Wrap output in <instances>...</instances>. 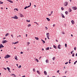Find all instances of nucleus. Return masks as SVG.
I'll use <instances>...</instances> for the list:
<instances>
[{
    "label": "nucleus",
    "mask_w": 77,
    "mask_h": 77,
    "mask_svg": "<svg viewBox=\"0 0 77 77\" xmlns=\"http://www.w3.org/2000/svg\"><path fill=\"white\" fill-rule=\"evenodd\" d=\"M11 18H13L14 19H16V20H17V19H18V17L17 16L15 15L14 17H12Z\"/></svg>",
    "instance_id": "f257e3e1"
},
{
    "label": "nucleus",
    "mask_w": 77,
    "mask_h": 77,
    "mask_svg": "<svg viewBox=\"0 0 77 77\" xmlns=\"http://www.w3.org/2000/svg\"><path fill=\"white\" fill-rule=\"evenodd\" d=\"M11 57V56L7 54V55H6L4 57L5 58H8Z\"/></svg>",
    "instance_id": "f03ea898"
},
{
    "label": "nucleus",
    "mask_w": 77,
    "mask_h": 77,
    "mask_svg": "<svg viewBox=\"0 0 77 77\" xmlns=\"http://www.w3.org/2000/svg\"><path fill=\"white\" fill-rule=\"evenodd\" d=\"M7 42V40H3L2 41V44H5V43H6Z\"/></svg>",
    "instance_id": "7ed1b4c3"
},
{
    "label": "nucleus",
    "mask_w": 77,
    "mask_h": 77,
    "mask_svg": "<svg viewBox=\"0 0 77 77\" xmlns=\"http://www.w3.org/2000/svg\"><path fill=\"white\" fill-rule=\"evenodd\" d=\"M72 8L73 10H77V7H73Z\"/></svg>",
    "instance_id": "20e7f679"
},
{
    "label": "nucleus",
    "mask_w": 77,
    "mask_h": 77,
    "mask_svg": "<svg viewBox=\"0 0 77 77\" xmlns=\"http://www.w3.org/2000/svg\"><path fill=\"white\" fill-rule=\"evenodd\" d=\"M46 35L47 37H49L50 36V34L49 33H46Z\"/></svg>",
    "instance_id": "39448f33"
},
{
    "label": "nucleus",
    "mask_w": 77,
    "mask_h": 77,
    "mask_svg": "<svg viewBox=\"0 0 77 77\" xmlns=\"http://www.w3.org/2000/svg\"><path fill=\"white\" fill-rule=\"evenodd\" d=\"M7 1H8V2H10V3H14L13 1H11V0H7Z\"/></svg>",
    "instance_id": "423d86ee"
},
{
    "label": "nucleus",
    "mask_w": 77,
    "mask_h": 77,
    "mask_svg": "<svg viewBox=\"0 0 77 77\" xmlns=\"http://www.w3.org/2000/svg\"><path fill=\"white\" fill-rule=\"evenodd\" d=\"M20 17H24V15H23L22 14L20 13Z\"/></svg>",
    "instance_id": "0eeeda50"
},
{
    "label": "nucleus",
    "mask_w": 77,
    "mask_h": 77,
    "mask_svg": "<svg viewBox=\"0 0 77 77\" xmlns=\"http://www.w3.org/2000/svg\"><path fill=\"white\" fill-rule=\"evenodd\" d=\"M71 22L72 24H74L75 23L74 22V21L73 20H72L71 21Z\"/></svg>",
    "instance_id": "6e6552de"
},
{
    "label": "nucleus",
    "mask_w": 77,
    "mask_h": 77,
    "mask_svg": "<svg viewBox=\"0 0 77 77\" xmlns=\"http://www.w3.org/2000/svg\"><path fill=\"white\" fill-rule=\"evenodd\" d=\"M47 72L45 71H44V74H45V75H47Z\"/></svg>",
    "instance_id": "1a4fd4ad"
},
{
    "label": "nucleus",
    "mask_w": 77,
    "mask_h": 77,
    "mask_svg": "<svg viewBox=\"0 0 77 77\" xmlns=\"http://www.w3.org/2000/svg\"><path fill=\"white\" fill-rule=\"evenodd\" d=\"M65 6H67V5H68V2H66L65 3Z\"/></svg>",
    "instance_id": "9d476101"
},
{
    "label": "nucleus",
    "mask_w": 77,
    "mask_h": 77,
    "mask_svg": "<svg viewBox=\"0 0 77 77\" xmlns=\"http://www.w3.org/2000/svg\"><path fill=\"white\" fill-rule=\"evenodd\" d=\"M60 45H59L58 46L57 48H59V49H60Z\"/></svg>",
    "instance_id": "9b49d317"
},
{
    "label": "nucleus",
    "mask_w": 77,
    "mask_h": 77,
    "mask_svg": "<svg viewBox=\"0 0 77 77\" xmlns=\"http://www.w3.org/2000/svg\"><path fill=\"white\" fill-rule=\"evenodd\" d=\"M49 49H50V48L49 47H48L45 48L46 50H48Z\"/></svg>",
    "instance_id": "f8f14e48"
},
{
    "label": "nucleus",
    "mask_w": 77,
    "mask_h": 77,
    "mask_svg": "<svg viewBox=\"0 0 77 77\" xmlns=\"http://www.w3.org/2000/svg\"><path fill=\"white\" fill-rule=\"evenodd\" d=\"M0 45L1 47L2 48H3V47H4V46L3 45H2V44H1Z\"/></svg>",
    "instance_id": "ddd939ff"
},
{
    "label": "nucleus",
    "mask_w": 77,
    "mask_h": 77,
    "mask_svg": "<svg viewBox=\"0 0 77 77\" xmlns=\"http://www.w3.org/2000/svg\"><path fill=\"white\" fill-rule=\"evenodd\" d=\"M53 47L54 48L56 49L57 48V47L55 45H53Z\"/></svg>",
    "instance_id": "4468645a"
},
{
    "label": "nucleus",
    "mask_w": 77,
    "mask_h": 77,
    "mask_svg": "<svg viewBox=\"0 0 77 77\" xmlns=\"http://www.w3.org/2000/svg\"><path fill=\"white\" fill-rule=\"evenodd\" d=\"M35 39L36 40H39V38L36 37H35Z\"/></svg>",
    "instance_id": "2eb2a0df"
},
{
    "label": "nucleus",
    "mask_w": 77,
    "mask_h": 77,
    "mask_svg": "<svg viewBox=\"0 0 77 77\" xmlns=\"http://www.w3.org/2000/svg\"><path fill=\"white\" fill-rule=\"evenodd\" d=\"M11 76H14V77H16V75L14 74H11Z\"/></svg>",
    "instance_id": "dca6fc26"
},
{
    "label": "nucleus",
    "mask_w": 77,
    "mask_h": 77,
    "mask_svg": "<svg viewBox=\"0 0 77 77\" xmlns=\"http://www.w3.org/2000/svg\"><path fill=\"white\" fill-rule=\"evenodd\" d=\"M46 19L47 20H48V21H50V19H49V18L47 17V18H46Z\"/></svg>",
    "instance_id": "f3484780"
},
{
    "label": "nucleus",
    "mask_w": 77,
    "mask_h": 77,
    "mask_svg": "<svg viewBox=\"0 0 77 77\" xmlns=\"http://www.w3.org/2000/svg\"><path fill=\"white\" fill-rule=\"evenodd\" d=\"M62 18H65V16H64V15H63V14H62Z\"/></svg>",
    "instance_id": "a211bd4d"
},
{
    "label": "nucleus",
    "mask_w": 77,
    "mask_h": 77,
    "mask_svg": "<svg viewBox=\"0 0 77 77\" xmlns=\"http://www.w3.org/2000/svg\"><path fill=\"white\" fill-rule=\"evenodd\" d=\"M65 14H66V15H68V11H66Z\"/></svg>",
    "instance_id": "6ab92c4d"
},
{
    "label": "nucleus",
    "mask_w": 77,
    "mask_h": 77,
    "mask_svg": "<svg viewBox=\"0 0 77 77\" xmlns=\"http://www.w3.org/2000/svg\"><path fill=\"white\" fill-rule=\"evenodd\" d=\"M9 35V33H7V34H6L5 35V36H8Z\"/></svg>",
    "instance_id": "aec40b11"
},
{
    "label": "nucleus",
    "mask_w": 77,
    "mask_h": 77,
    "mask_svg": "<svg viewBox=\"0 0 77 77\" xmlns=\"http://www.w3.org/2000/svg\"><path fill=\"white\" fill-rule=\"evenodd\" d=\"M69 12H71L72 11V10L71 9V8H70L69 9Z\"/></svg>",
    "instance_id": "412c9836"
},
{
    "label": "nucleus",
    "mask_w": 77,
    "mask_h": 77,
    "mask_svg": "<svg viewBox=\"0 0 77 77\" xmlns=\"http://www.w3.org/2000/svg\"><path fill=\"white\" fill-rule=\"evenodd\" d=\"M6 69H8V71H10V68H8V67H7V68H6Z\"/></svg>",
    "instance_id": "4be33fe9"
},
{
    "label": "nucleus",
    "mask_w": 77,
    "mask_h": 77,
    "mask_svg": "<svg viewBox=\"0 0 77 77\" xmlns=\"http://www.w3.org/2000/svg\"><path fill=\"white\" fill-rule=\"evenodd\" d=\"M35 60L37 61V62H39V61H38V59H35Z\"/></svg>",
    "instance_id": "5701e85b"
},
{
    "label": "nucleus",
    "mask_w": 77,
    "mask_h": 77,
    "mask_svg": "<svg viewBox=\"0 0 77 77\" xmlns=\"http://www.w3.org/2000/svg\"><path fill=\"white\" fill-rule=\"evenodd\" d=\"M17 44V42H15V43L13 42V43H12V45H13V44Z\"/></svg>",
    "instance_id": "b1692460"
},
{
    "label": "nucleus",
    "mask_w": 77,
    "mask_h": 77,
    "mask_svg": "<svg viewBox=\"0 0 77 77\" xmlns=\"http://www.w3.org/2000/svg\"><path fill=\"white\" fill-rule=\"evenodd\" d=\"M30 26H31V25L30 24H29V25H28V27H30Z\"/></svg>",
    "instance_id": "393cba45"
},
{
    "label": "nucleus",
    "mask_w": 77,
    "mask_h": 77,
    "mask_svg": "<svg viewBox=\"0 0 77 77\" xmlns=\"http://www.w3.org/2000/svg\"><path fill=\"white\" fill-rule=\"evenodd\" d=\"M46 63H48V60H46Z\"/></svg>",
    "instance_id": "a878e982"
},
{
    "label": "nucleus",
    "mask_w": 77,
    "mask_h": 77,
    "mask_svg": "<svg viewBox=\"0 0 77 77\" xmlns=\"http://www.w3.org/2000/svg\"><path fill=\"white\" fill-rule=\"evenodd\" d=\"M61 10H62V11H63L64 10V8H63L61 7Z\"/></svg>",
    "instance_id": "bb28decb"
},
{
    "label": "nucleus",
    "mask_w": 77,
    "mask_h": 77,
    "mask_svg": "<svg viewBox=\"0 0 77 77\" xmlns=\"http://www.w3.org/2000/svg\"><path fill=\"white\" fill-rule=\"evenodd\" d=\"M27 22H28L29 23L30 21V20H26Z\"/></svg>",
    "instance_id": "cd10ccee"
},
{
    "label": "nucleus",
    "mask_w": 77,
    "mask_h": 77,
    "mask_svg": "<svg viewBox=\"0 0 77 77\" xmlns=\"http://www.w3.org/2000/svg\"><path fill=\"white\" fill-rule=\"evenodd\" d=\"M77 63V60L75 61V63H74V65H75L76 64V63Z\"/></svg>",
    "instance_id": "c85d7f7f"
},
{
    "label": "nucleus",
    "mask_w": 77,
    "mask_h": 77,
    "mask_svg": "<svg viewBox=\"0 0 77 77\" xmlns=\"http://www.w3.org/2000/svg\"><path fill=\"white\" fill-rule=\"evenodd\" d=\"M36 72H37V73H38V74H39V71L37 70V71H36Z\"/></svg>",
    "instance_id": "c756f323"
},
{
    "label": "nucleus",
    "mask_w": 77,
    "mask_h": 77,
    "mask_svg": "<svg viewBox=\"0 0 77 77\" xmlns=\"http://www.w3.org/2000/svg\"><path fill=\"white\" fill-rule=\"evenodd\" d=\"M3 2H1V1H0V4H3Z\"/></svg>",
    "instance_id": "7c9ffc66"
},
{
    "label": "nucleus",
    "mask_w": 77,
    "mask_h": 77,
    "mask_svg": "<svg viewBox=\"0 0 77 77\" xmlns=\"http://www.w3.org/2000/svg\"><path fill=\"white\" fill-rule=\"evenodd\" d=\"M11 36L12 37V38H14V35H13V34H11Z\"/></svg>",
    "instance_id": "2f4dec72"
},
{
    "label": "nucleus",
    "mask_w": 77,
    "mask_h": 77,
    "mask_svg": "<svg viewBox=\"0 0 77 77\" xmlns=\"http://www.w3.org/2000/svg\"><path fill=\"white\" fill-rule=\"evenodd\" d=\"M65 46L66 48L67 47V44H65Z\"/></svg>",
    "instance_id": "473e14b6"
},
{
    "label": "nucleus",
    "mask_w": 77,
    "mask_h": 77,
    "mask_svg": "<svg viewBox=\"0 0 77 77\" xmlns=\"http://www.w3.org/2000/svg\"><path fill=\"white\" fill-rule=\"evenodd\" d=\"M21 67V65H20L19 66H18V68H20Z\"/></svg>",
    "instance_id": "72a5a7b5"
},
{
    "label": "nucleus",
    "mask_w": 77,
    "mask_h": 77,
    "mask_svg": "<svg viewBox=\"0 0 77 77\" xmlns=\"http://www.w3.org/2000/svg\"><path fill=\"white\" fill-rule=\"evenodd\" d=\"M16 10V11H18V9L17 8H15L14 9V10Z\"/></svg>",
    "instance_id": "f704fd0d"
},
{
    "label": "nucleus",
    "mask_w": 77,
    "mask_h": 77,
    "mask_svg": "<svg viewBox=\"0 0 77 77\" xmlns=\"http://www.w3.org/2000/svg\"><path fill=\"white\" fill-rule=\"evenodd\" d=\"M42 42H43V44H45V42L44 41H42Z\"/></svg>",
    "instance_id": "c9c22d12"
},
{
    "label": "nucleus",
    "mask_w": 77,
    "mask_h": 77,
    "mask_svg": "<svg viewBox=\"0 0 77 77\" xmlns=\"http://www.w3.org/2000/svg\"><path fill=\"white\" fill-rule=\"evenodd\" d=\"M74 50H76V47H74Z\"/></svg>",
    "instance_id": "e433bc0d"
},
{
    "label": "nucleus",
    "mask_w": 77,
    "mask_h": 77,
    "mask_svg": "<svg viewBox=\"0 0 77 77\" xmlns=\"http://www.w3.org/2000/svg\"><path fill=\"white\" fill-rule=\"evenodd\" d=\"M33 71L35 72V69H33Z\"/></svg>",
    "instance_id": "4c0bfd02"
},
{
    "label": "nucleus",
    "mask_w": 77,
    "mask_h": 77,
    "mask_svg": "<svg viewBox=\"0 0 77 77\" xmlns=\"http://www.w3.org/2000/svg\"><path fill=\"white\" fill-rule=\"evenodd\" d=\"M68 62H66V63H65V64L66 65L68 64Z\"/></svg>",
    "instance_id": "58836bf2"
},
{
    "label": "nucleus",
    "mask_w": 77,
    "mask_h": 77,
    "mask_svg": "<svg viewBox=\"0 0 77 77\" xmlns=\"http://www.w3.org/2000/svg\"><path fill=\"white\" fill-rule=\"evenodd\" d=\"M72 57H74V53L72 54Z\"/></svg>",
    "instance_id": "ea45409f"
},
{
    "label": "nucleus",
    "mask_w": 77,
    "mask_h": 77,
    "mask_svg": "<svg viewBox=\"0 0 77 77\" xmlns=\"http://www.w3.org/2000/svg\"><path fill=\"white\" fill-rule=\"evenodd\" d=\"M34 23H35V24H37V25H38V23H37V22H34Z\"/></svg>",
    "instance_id": "a19ab883"
},
{
    "label": "nucleus",
    "mask_w": 77,
    "mask_h": 77,
    "mask_svg": "<svg viewBox=\"0 0 77 77\" xmlns=\"http://www.w3.org/2000/svg\"><path fill=\"white\" fill-rule=\"evenodd\" d=\"M27 7V8H29V7H30V6H28L27 7Z\"/></svg>",
    "instance_id": "79ce46f5"
},
{
    "label": "nucleus",
    "mask_w": 77,
    "mask_h": 77,
    "mask_svg": "<svg viewBox=\"0 0 77 77\" xmlns=\"http://www.w3.org/2000/svg\"><path fill=\"white\" fill-rule=\"evenodd\" d=\"M45 29L46 30H47V29H48V28L47 27H45Z\"/></svg>",
    "instance_id": "37998d69"
},
{
    "label": "nucleus",
    "mask_w": 77,
    "mask_h": 77,
    "mask_svg": "<svg viewBox=\"0 0 77 77\" xmlns=\"http://www.w3.org/2000/svg\"><path fill=\"white\" fill-rule=\"evenodd\" d=\"M3 69H5V70H6V69L5 68H3Z\"/></svg>",
    "instance_id": "c03bdc74"
},
{
    "label": "nucleus",
    "mask_w": 77,
    "mask_h": 77,
    "mask_svg": "<svg viewBox=\"0 0 77 77\" xmlns=\"http://www.w3.org/2000/svg\"><path fill=\"white\" fill-rule=\"evenodd\" d=\"M62 34H63V35L65 34V32H62Z\"/></svg>",
    "instance_id": "a18cd8bd"
},
{
    "label": "nucleus",
    "mask_w": 77,
    "mask_h": 77,
    "mask_svg": "<svg viewBox=\"0 0 77 77\" xmlns=\"http://www.w3.org/2000/svg\"><path fill=\"white\" fill-rule=\"evenodd\" d=\"M27 44H28V45H29V44H30V42H28Z\"/></svg>",
    "instance_id": "49530a36"
},
{
    "label": "nucleus",
    "mask_w": 77,
    "mask_h": 77,
    "mask_svg": "<svg viewBox=\"0 0 77 77\" xmlns=\"http://www.w3.org/2000/svg\"><path fill=\"white\" fill-rule=\"evenodd\" d=\"M14 58H17V56H15V57Z\"/></svg>",
    "instance_id": "de8ad7c7"
},
{
    "label": "nucleus",
    "mask_w": 77,
    "mask_h": 77,
    "mask_svg": "<svg viewBox=\"0 0 77 77\" xmlns=\"http://www.w3.org/2000/svg\"><path fill=\"white\" fill-rule=\"evenodd\" d=\"M26 8H27L26 7L25 8H24V9H26Z\"/></svg>",
    "instance_id": "09e8293b"
},
{
    "label": "nucleus",
    "mask_w": 77,
    "mask_h": 77,
    "mask_svg": "<svg viewBox=\"0 0 77 77\" xmlns=\"http://www.w3.org/2000/svg\"><path fill=\"white\" fill-rule=\"evenodd\" d=\"M47 38L48 39H50V38H49V37H47Z\"/></svg>",
    "instance_id": "8fccbe9b"
},
{
    "label": "nucleus",
    "mask_w": 77,
    "mask_h": 77,
    "mask_svg": "<svg viewBox=\"0 0 77 77\" xmlns=\"http://www.w3.org/2000/svg\"><path fill=\"white\" fill-rule=\"evenodd\" d=\"M23 54V52H21L20 54Z\"/></svg>",
    "instance_id": "3c124183"
},
{
    "label": "nucleus",
    "mask_w": 77,
    "mask_h": 77,
    "mask_svg": "<svg viewBox=\"0 0 77 77\" xmlns=\"http://www.w3.org/2000/svg\"><path fill=\"white\" fill-rule=\"evenodd\" d=\"M15 60H18V59L17 58H15Z\"/></svg>",
    "instance_id": "603ef678"
},
{
    "label": "nucleus",
    "mask_w": 77,
    "mask_h": 77,
    "mask_svg": "<svg viewBox=\"0 0 77 77\" xmlns=\"http://www.w3.org/2000/svg\"><path fill=\"white\" fill-rule=\"evenodd\" d=\"M55 26V24H53V27H54Z\"/></svg>",
    "instance_id": "864d4df0"
},
{
    "label": "nucleus",
    "mask_w": 77,
    "mask_h": 77,
    "mask_svg": "<svg viewBox=\"0 0 77 77\" xmlns=\"http://www.w3.org/2000/svg\"><path fill=\"white\" fill-rule=\"evenodd\" d=\"M18 42H19L18 41H17L16 42V43H17V44H18Z\"/></svg>",
    "instance_id": "5fc2aeb1"
},
{
    "label": "nucleus",
    "mask_w": 77,
    "mask_h": 77,
    "mask_svg": "<svg viewBox=\"0 0 77 77\" xmlns=\"http://www.w3.org/2000/svg\"><path fill=\"white\" fill-rule=\"evenodd\" d=\"M56 42H58V40H56Z\"/></svg>",
    "instance_id": "6e6d98bb"
},
{
    "label": "nucleus",
    "mask_w": 77,
    "mask_h": 77,
    "mask_svg": "<svg viewBox=\"0 0 77 77\" xmlns=\"http://www.w3.org/2000/svg\"><path fill=\"white\" fill-rule=\"evenodd\" d=\"M52 59L53 60H55V58H52Z\"/></svg>",
    "instance_id": "4d7b16f0"
},
{
    "label": "nucleus",
    "mask_w": 77,
    "mask_h": 77,
    "mask_svg": "<svg viewBox=\"0 0 77 77\" xmlns=\"http://www.w3.org/2000/svg\"><path fill=\"white\" fill-rule=\"evenodd\" d=\"M25 77V75H23V76L22 77Z\"/></svg>",
    "instance_id": "13d9d810"
},
{
    "label": "nucleus",
    "mask_w": 77,
    "mask_h": 77,
    "mask_svg": "<svg viewBox=\"0 0 77 77\" xmlns=\"http://www.w3.org/2000/svg\"><path fill=\"white\" fill-rule=\"evenodd\" d=\"M72 51H71V54H72Z\"/></svg>",
    "instance_id": "bf43d9fd"
},
{
    "label": "nucleus",
    "mask_w": 77,
    "mask_h": 77,
    "mask_svg": "<svg viewBox=\"0 0 77 77\" xmlns=\"http://www.w3.org/2000/svg\"><path fill=\"white\" fill-rule=\"evenodd\" d=\"M29 6H31V3H30V5Z\"/></svg>",
    "instance_id": "052dcab7"
},
{
    "label": "nucleus",
    "mask_w": 77,
    "mask_h": 77,
    "mask_svg": "<svg viewBox=\"0 0 77 77\" xmlns=\"http://www.w3.org/2000/svg\"><path fill=\"white\" fill-rule=\"evenodd\" d=\"M6 39V38L4 37L3 38V39Z\"/></svg>",
    "instance_id": "680f3d73"
},
{
    "label": "nucleus",
    "mask_w": 77,
    "mask_h": 77,
    "mask_svg": "<svg viewBox=\"0 0 77 77\" xmlns=\"http://www.w3.org/2000/svg\"><path fill=\"white\" fill-rule=\"evenodd\" d=\"M19 36H20V37H21V35H20L19 36H18L17 38L18 37H19Z\"/></svg>",
    "instance_id": "e2e57ef3"
},
{
    "label": "nucleus",
    "mask_w": 77,
    "mask_h": 77,
    "mask_svg": "<svg viewBox=\"0 0 77 77\" xmlns=\"http://www.w3.org/2000/svg\"><path fill=\"white\" fill-rule=\"evenodd\" d=\"M49 16H50L51 15V14H49L48 15Z\"/></svg>",
    "instance_id": "0e129e2a"
},
{
    "label": "nucleus",
    "mask_w": 77,
    "mask_h": 77,
    "mask_svg": "<svg viewBox=\"0 0 77 77\" xmlns=\"http://www.w3.org/2000/svg\"><path fill=\"white\" fill-rule=\"evenodd\" d=\"M0 48H2V47L0 45Z\"/></svg>",
    "instance_id": "69168bd1"
},
{
    "label": "nucleus",
    "mask_w": 77,
    "mask_h": 77,
    "mask_svg": "<svg viewBox=\"0 0 77 77\" xmlns=\"http://www.w3.org/2000/svg\"><path fill=\"white\" fill-rule=\"evenodd\" d=\"M42 51H44V49L42 48Z\"/></svg>",
    "instance_id": "338daca9"
},
{
    "label": "nucleus",
    "mask_w": 77,
    "mask_h": 77,
    "mask_svg": "<svg viewBox=\"0 0 77 77\" xmlns=\"http://www.w3.org/2000/svg\"><path fill=\"white\" fill-rule=\"evenodd\" d=\"M59 70L57 71V73H59Z\"/></svg>",
    "instance_id": "774afa93"
}]
</instances>
